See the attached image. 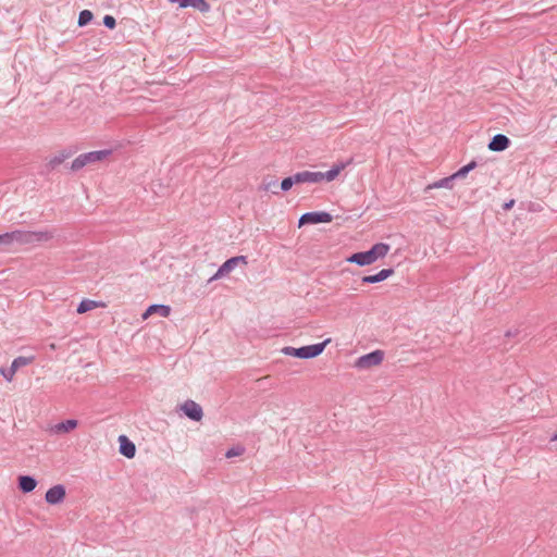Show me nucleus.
I'll return each mask as SVG.
<instances>
[{
	"label": "nucleus",
	"mask_w": 557,
	"mask_h": 557,
	"mask_svg": "<svg viewBox=\"0 0 557 557\" xmlns=\"http://www.w3.org/2000/svg\"><path fill=\"white\" fill-rule=\"evenodd\" d=\"M53 234L49 231L44 232H23L14 231L0 235V246H11L14 243L29 244L39 242H49Z\"/></svg>",
	"instance_id": "f257e3e1"
},
{
	"label": "nucleus",
	"mask_w": 557,
	"mask_h": 557,
	"mask_svg": "<svg viewBox=\"0 0 557 557\" xmlns=\"http://www.w3.org/2000/svg\"><path fill=\"white\" fill-rule=\"evenodd\" d=\"M389 251V245L377 243L368 251L356 252L347 258V262L356 263L360 267L373 264L376 260L384 258Z\"/></svg>",
	"instance_id": "f03ea898"
},
{
	"label": "nucleus",
	"mask_w": 557,
	"mask_h": 557,
	"mask_svg": "<svg viewBox=\"0 0 557 557\" xmlns=\"http://www.w3.org/2000/svg\"><path fill=\"white\" fill-rule=\"evenodd\" d=\"M331 343V338L325 339L323 343L304 346L300 348L284 347L282 352L286 356H292L299 359H311L320 356L325 349L326 345Z\"/></svg>",
	"instance_id": "7ed1b4c3"
},
{
	"label": "nucleus",
	"mask_w": 557,
	"mask_h": 557,
	"mask_svg": "<svg viewBox=\"0 0 557 557\" xmlns=\"http://www.w3.org/2000/svg\"><path fill=\"white\" fill-rule=\"evenodd\" d=\"M110 154L111 150H98L79 154L73 160L71 169L73 171H79L86 165L106 160Z\"/></svg>",
	"instance_id": "20e7f679"
},
{
	"label": "nucleus",
	"mask_w": 557,
	"mask_h": 557,
	"mask_svg": "<svg viewBox=\"0 0 557 557\" xmlns=\"http://www.w3.org/2000/svg\"><path fill=\"white\" fill-rule=\"evenodd\" d=\"M384 360V351L377 349L370 354L359 357L355 361V368L359 370H369L371 368L380 366Z\"/></svg>",
	"instance_id": "39448f33"
},
{
	"label": "nucleus",
	"mask_w": 557,
	"mask_h": 557,
	"mask_svg": "<svg viewBox=\"0 0 557 557\" xmlns=\"http://www.w3.org/2000/svg\"><path fill=\"white\" fill-rule=\"evenodd\" d=\"M239 264H248L247 258L245 256H237L226 260L209 281L212 282L230 274Z\"/></svg>",
	"instance_id": "423d86ee"
},
{
	"label": "nucleus",
	"mask_w": 557,
	"mask_h": 557,
	"mask_svg": "<svg viewBox=\"0 0 557 557\" xmlns=\"http://www.w3.org/2000/svg\"><path fill=\"white\" fill-rule=\"evenodd\" d=\"M332 221L333 216L327 212H308L300 216L298 226L301 227L302 225L306 224L330 223Z\"/></svg>",
	"instance_id": "0eeeda50"
},
{
	"label": "nucleus",
	"mask_w": 557,
	"mask_h": 557,
	"mask_svg": "<svg viewBox=\"0 0 557 557\" xmlns=\"http://www.w3.org/2000/svg\"><path fill=\"white\" fill-rule=\"evenodd\" d=\"M65 495V487L61 484H58L46 492L45 499L50 505H57L64 500Z\"/></svg>",
	"instance_id": "6e6552de"
},
{
	"label": "nucleus",
	"mask_w": 557,
	"mask_h": 557,
	"mask_svg": "<svg viewBox=\"0 0 557 557\" xmlns=\"http://www.w3.org/2000/svg\"><path fill=\"white\" fill-rule=\"evenodd\" d=\"M182 410L184 413L195 421H200L202 419L203 412L202 408L193 400H187L182 405Z\"/></svg>",
	"instance_id": "1a4fd4ad"
},
{
	"label": "nucleus",
	"mask_w": 557,
	"mask_h": 557,
	"mask_svg": "<svg viewBox=\"0 0 557 557\" xmlns=\"http://www.w3.org/2000/svg\"><path fill=\"white\" fill-rule=\"evenodd\" d=\"M119 443H120V453L127 457L133 458L136 454V447L133 442L128 440L126 435H120L119 436Z\"/></svg>",
	"instance_id": "9d476101"
},
{
	"label": "nucleus",
	"mask_w": 557,
	"mask_h": 557,
	"mask_svg": "<svg viewBox=\"0 0 557 557\" xmlns=\"http://www.w3.org/2000/svg\"><path fill=\"white\" fill-rule=\"evenodd\" d=\"M322 182L321 172L304 171L296 173V184L301 183H320Z\"/></svg>",
	"instance_id": "9b49d317"
},
{
	"label": "nucleus",
	"mask_w": 557,
	"mask_h": 557,
	"mask_svg": "<svg viewBox=\"0 0 557 557\" xmlns=\"http://www.w3.org/2000/svg\"><path fill=\"white\" fill-rule=\"evenodd\" d=\"M171 2L178 3L180 8H194L200 12H208L210 7L205 0H170Z\"/></svg>",
	"instance_id": "f8f14e48"
},
{
	"label": "nucleus",
	"mask_w": 557,
	"mask_h": 557,
	"mask_svg": "<svg viewBox=\"0 0 557 557\" xmlns=\"http://www.w3.org/2000/svg\"><path fill=\"white\" fill-rule=\"evenodd\" d=\"M171 308L165 305H151L143 313V320H147L152 314H160L161 317L168 318L170 315Z\"/></svg>",
	"instance_id": "ddd939ff"
},
{
	"label": "nucleus",
	"mask_w": 557,
	"mask_h": 557,
	"mask_svg": "<svg viewBox=\"0 0 557 557\" xmlns=\"http://www.w3.org/2000/svg\"><path fill=\"white\" fill-rule=\"evenodd\" d=\"M509 139L505 135H496L493 137L491 143L488 144V149L492 151H503L508 148Z\"/></svg>",
	"instance_id": "4468645a"
},
{
	"label": "nucleus",
	"mask_w": 557,
	"mask_h": 557,
	"mask_svg": "<svg viewBox=\"0 0 557 557\" xmlns=\"http://www.w3.org/2000/svg\"><path fill=\"white\" fill-rule=\"evenodd\" d=\"M393 274H394V271L392 269H383L374 275L363 276L362 282L370 283V284L379 283V282L385 281Z\"/></svg>",
	"instance_id": "2eb2a0df"
},
{
	"label": "nucleus",
	"mask_w": 557,
	"mask_h": 557,
	"mask_svg": "<svg viewBox=\"0 0 557 557\" xmlns=\"http://www.w3.org/2000/svg\"><path fill=\"white\" fill-rule=\"evenodd\" d=\"M346 163H336L327 172H321L322 181L333 182L334 180L337 178V176L346 168Z\"/></svg>",
	"instance_id": "dca6fc26"
},
{
	"label": "nucleus",
	"mask_w": 557,
	"mask_h": 557,
	"mask_svg": "<svg viewBox=\"0 0 557 557\" xmlns=\"http://www.w3.org/2000/svg\"><path fill=\"white\" fill-rule=\"evenodd\" d=\"M37 486V482L34 478L28 475H21L18 478V487L24 493L34 491Z\"/></svg>",
	"instance_id": "f3484780"
},
{
	"label": "nucleus",
	"mask_w": 557,
	"mask_h": 557,
	"mask_svg": "<svg viewBox=\"0 0 557 557\" xmlns=\"http://www.w3.org/2000/svg\"><path fill=\"white\" fill-rule=\"evenodd\" d=\"M78 425V421L75 420V419H69V420H65L61 423H58L55 426H54V432L55 433H69L71 431H73L74 429H76Z\"/></svg>",
	"instance_id": "a211bd4d"
},
{
	"label": "nucleus",
	"mask_w": 557,
	"mask_h": 557,
	"mask_svg": "<svg viewBox=\"0 0 557 557\" xmlns=\"http://www.w3.org/2000/svg\"><path fill=\"white\" fill-rule=\"evenodd\" d=\"M99 307H101V308L104 307V304L97 302V301L90 300V299H85V300L81 301V304L78 305L77 312L82 314V313H85L87 311L94 310Z\"/></svg>",
	"instance_id": "6ab92c4d"
},
{
	"label": "nucleus",
	"mask_w": 557,
	"mask_h": 557,
	"mask_svg": "<svg viewBox=\"0 0 557 557\" xmlns=\"http://www.w3.org/2000/svg\"><path fill=\"white\" fill-rule=\"evenodd\" d=\"M455 180L453 177V175L448 176V177H445V178H442L440 181H436L432 184H429L426 186V190H430V189H436V188H448V189H451L453 188V185H451V181Z\"/></svg>",
	"instance_id": "aec40b11"
},
{
	"label": "nucleus",
	"mask_w": 557,
	"mask_h": 557,
	"mask_svg": "<svg viewBox=\"0 0 557 557\" xmlns=\"http://www.w3.org/2000/svg\"><path fill=\"white\" fill-rule=\"evenodd\" d=\"M71 152H67V151H60L58 154L53 156L50 160H49V165L51 168H55L58 165H60L61 163H63L66 159H69L71 157Z\"/></svg>",
	"instance_id": "412c9836"
},
{
	"label": "nucleus",
	"mask_w": 557,
	"mask_h": 557,
	"mask_svg": "<svg viewBox=\"0 0 557 557\" xmlns=\"http://www.w3.org/2000/svg\"><path fill=\"white\" fill-rule=\"evenodd\" d=\"M476 166L475 161H471L467 165L460 168L456 173L453 174L454 178L457 177H465L471 170H473Z\"/></svg>",
	"instance_id": "4be33fe9"
},
{
	"label": "nucleus",
	"mask_w": 557,
	"mask_h": 557,
	"mask_svg": "<svg viewBox=\"0 0 557 557\" xmlns=\"http://www.w3.org/2000/svg\"><path fill=\"white\" fill-rule=\"evenodd\" d=\"M34 359L35 358L33 356H30V357L21 356V357L15 358L12 361V364L14 366V368H17V370H18L22 367L30 364L34 361Z\"/></svg>",
	"instance_id": "5701e85b"
},
{
	"label": "nucleus",
	"mask_w": 557,
	"mask_h": 557,
	"mask_svg": "<svg viewBox=\"0 0 557 557\" xmlns=\"http://www.w3.org/2000/svg\"><path fill=\"white\" fill-rule=\"evenodd\" d=\"M92 20V13L89 10H84L79 13L78 25H87Z\"/></svg>",
	"instance_id": "b1692460"
},
{
	"label": "nucleus",
	"mask_w": 557,
	"mask_h": 557,
	"mask_svg": "<svg viewBox=\"0 0 557 557\" xmlns=\"http://www.w3.org/2000/svg\"><path fill=\"white\" fill-rule=\"evenodd\" d=\"M294 184H296V174L292 177L284 178L281 183V188L286 191L289 190Z\"/></svg>",
	"instance_id": "393cba45"
},
{
	"label": "nucleus",
	"mask_w": 557,
	"mask_h": 557,
	"mask_svg": "<svg viewBox=\"0 0 557 557\" xmlns=\"http://www.w3.org/2000/svg\"><path fill=\"white\" fill-rule=\"evenodd\" d=\"M103 24H104L108 28L112 29V28H114V27H115V18H114L113 16H111V15H106V16L103 17Z\"/></svg>",
	"instance_id": "a878e982"
},
{
	"label": "nucleus",
	"mask_w": 557,
	"mask_h": 557,
	"mask_svg": "<svg viewBox=\"0 0 557 557\" xmlns=\"http://www.w3.org/2000/svg\"><path fill=\"white\" fill-rule=\"evenodd\" d=\"M16 371H17V368H14V366L11 364V368L9 369V375H5V380L8 382H12Z\"/></svg>",
	"instance_id": "bb28decb"
},
{
	"label": "nucleus",
	"mask_w": 557,
	"mask_h": 557,
	"mask_svg": "<svg viewBox=\"0 0 557 557\" xmlns=\"http://www.w3.org/2000/svg\"><path fill=\"white\" fill-rule=\"evenodd\" d=\"M274 185H275L274 182L273 183H269V184H263V188H264V190H270L272 188V186H274Z\"/></svg>",
	"instance_id": "cd10ccee"
},
{
	"label": "nucleus",
	"mask_w": 557,
	"mask_h": 557,
	"mask_svg": "<svg viewBox=\"0 0 557 557\" xmlns=\"http://www.w3.org/2000/svg\"><path fill=\"white\" fill-rule=\"evenodd\" d=\"M0 373L3 375V377L5 379V375H9V370H5V369H0Z\"/></svg>",
	"instance_id": "c85d7f7f"
},
{
	"label": "nucleus",
	"mask_w": 557,
	"mask_h": 557,
	"mask_svg": "<svg viewBox=\"0 0 557 557\" xmlns=\"http://www.w3.org/2000/svg\"><path fill=\"white\" fill-rule=\"evenodd\" d=\"M552 442H556L557 441V433H555L552 438H550Z\"/></svg>",
	"instance_id": "c756f323"
},
{
	"label": "nucleus",
	"mask_w": 557,
	"mask_h": 557,
	"mask_svg": "<svg viewBox=\"0 0 557 557\" xmlns=\"http://www.w3.org/2000/svg\"><path fill=\"white\" fill-rule=\"evenodd\" d=\"M226 457H232V451H227Z\"/></svg>",
	"instance_id": "7c9ffc66"
},
{
	"label": "nucleus",
	"mask_w": 557,
	"mask_h": 557,
	"mask_svg": "<svg viewBox=\"0 0 557 557\" xmlns=\"http://www.w3.org/2000/svg\"><path fill=\"white\" fill-rule=\"evenodd\" d=\"M513 201H511L510 203H508L506 207L507 208H510L512 206Z\"/></svg>",
	"instance_id": "2f4dec72"
}]
</instances>
